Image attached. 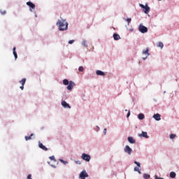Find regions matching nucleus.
I'll use <instances>...</instances> for the list:
<instances>
[{
  "label": "nucleus",
  "mask_w": 179,
  "mask_h": 179,
  "mask_svg": "<svg viewBox=\"0 0 179 179\" xmlns=\"http://www.w3.org/2000/svg\"><path fill=\"white\" fill-rule=\"evenodd\" d=\"M134 164H136L137 167L134 168V171H138L139 174H141V163L135 161Z\"/></svg>",
  "instance_id": "obj_3"
},
{
  "label": "nucleus",
  "mask_w": 179,
  "mask_h": 179,
  "mask_svg": "<svg viewBox=\"0 0 179 179\" xmlns=\"http://www.w3.org/2000/svg\"><path fill=\"white\" fill-rule=\"evenodd\" d=\"M0 13H1V15H6V10H0Z\"/></svg>",
  "instance_id": "obj_30"
},
{
  "label": "nucleus",
  "mask_w": 179,
  "mask_h": 179,
  "mask_svg": "<svg viewBox=\"0 0 179 179\" xmlns=\"http://www.w3.org/2000/svg\"><path fill=\"white\" fill-rule=\"evenodd\" d=\"M132 20L131 19V18H127V20H126V21L128 22V24H129L130 23H131V21Z\"/></svg>",
  "instance_id": "obj_31"
},
{
  "label": "nucleus",
  "mask_w": 179,
  "mask_h": 179,
  "mask_svg": "<svg viewBox=\"0 0 179 179\" xmlns=\"http://www.w3.org/2000/svg\"><path fill=\"white\" fill-rule=\"evenodd\" d=\"M176 176H177V174L176 173V172H171L170 173V177L171 178H176Z\"/></svg>",
  "instance_id": "obj_20"
},
{
  "label": "nucleus",
  "mask_w": 179,
  "mask_h": 179,
  "mask_svg": "<svg viewBox=\"0 0 179 179\" xmlns=\"http://www.w3.org/2000/svg\"><path fill=\"white\" fill-rule=\"evenodd\" d=\"M75 41V40H70L69 41V44H73V42Z\"/></svg>",
  "instance_id": "obj_32"
},
{
  "label": "nucleus",
  "mask_w": 179,
  "mask_h": 179,
  "mask_svg": "<svg viewBox=\"0 0 179 179\" xmlns=\"http://www.w3.org/2000/svg\"><path fill=\"white\" fill-rule=\"evenodd\" d=\"M128 142H129V143H136L135 139H134V137L129 136L128 137Z\"/></svg>",
  "instance_id": "obj_15"
},
{
  "label": "nucleus",
  "mask_w": 179,
  "mask_h": 179,
  "mask_svg": "<svg viewBox=\"0 0 179 179\" xmlns=\"http://www.w3.org/2000/svg\"><path fill=\"white\" fill-rule=\"evenodd\" d=\"M140 6H141V8H143V9H144V8H145V5H143V4H140Z\"/></svg>",
  "instance_id": "obj_35"
},
{
  "label": "nucleus",
  "mask_w": 179,
  "mask_h": 179,
  "mask_svg": "<svg viewBox=\"0 0 179 179\" xmlns=\"http://www.w3.org/2000/svg\"><path fill=\"white\" fill-rule=\"evenodd\" d=\"M113 38H114V40H120V38H121V37L120 36V35H118V34H114Z\"/></svg>",
  "instance_id": "obj_18"
},
{
  "label": "nucleus",
  "mask_w": 179,
  "mask_h": 179,
  "mask_svg": "<svg viewBox=\"0 0 179 179\" xmlns=\"http://www.w3.org/2000/svg\"><path fill=\"white\" fill-rule=\"evenodd\" d=\"M143 55H145V57L142 58L145 61V59H146V58H148L150 55V54H149V48H147L145 50L143 51Z\"/></svg>",
  "instance_id": "obj_5"
},
{
  "label": "nucleus",
  "mask_w": 179,
  "mask_h": 179,
  "mask_svg": "<svg viewBox=\"0 0 179 179\" xmlns=\"http://www.w3.org/2000/svg\"><path fill=\"white\" fill-rule=\"evenodd\" d=\"M13 53L15 57V59H17V53L16 52V48H13Z\"/></svg>",
  "instance_id": "obj_17"
},
{
  "label": "nucleus",
  "mask_w": 179,
  "mask_h": 179,
  "mask_svg": "<svg viewBox=\"0 0 179 179\" xmlns=\"http://www.w3.org/2000/svg\"><path fill=\"white\" fill-rule=\"evenodd\" d=\"M138 120H143L145 118V115H143V113H140L138 115Z\"/></svg>",
  "instance_id": "obj_19"
},
{
  "label": "nucleus",
  "mask_w": 179,
  "mask_h": 179,
  "mask_svg": "<svg viewBox=\"0 0 179 179\" xmlns=\"http://www.w3.org/2000/svg\"><path fill=\"white\" fill-rule=\"evenodd\" d=\"M84 70H85V69H83V66H80V67L78 68V71H79L80 72H83Z\"/></svg>",
  "instance_id": "obj_27"
},
{
  "label": "nucleus",
  "mask_w": 179,
  "mask_h": 179,
  "mask_svg": "<svg viewBox=\"0 0 179 179\" xmlns=\"http://www.w3.org/2000/svg\"><path fill=\"white\" fill-rule=\"evenodd\" d=\"M138 30L139 31H141V33H143V34L148 33V27L142 24L139 25Z\"/></svg>",
  "instance_id": "obj_2"
},
{
  "label": "nucleus",
  "mask_w": 179,
  "mask_h": 179,
  "mask_svg": "<svg viewBox=\"0 0 179 179\" xmlns=\"http://www.w3.org/2000/svg\"><path fill=\"white\" fill-rule=\"evenodd\" d=\"M57 25L59 26V30L60 31L68 30V22L65 20H59Z\"/></svg>",
  "instance_id": "obj_1"
},
{
  "label": "nucleus",
  "mask_w": 179,
  "mask_h": 179,
  "mask_svg": "<svg viewBox=\"0 0 179 179\" xmlns=\"http://www.w3.org/2000/svg\"><path fill=\"white\" fill-rule=\"evenodd\" d=\"M20 88L21 89V90H23V89H24V85L20 86Z\"/></svg>",
  "instance_id": "obj_36"
},
{
  "label": "nucleus",
  "mask_w": 179,
  "mask_h": 179,
  "mask_svg": "<svg viewBox=\"0 0 179 179\" xmlns=\"http://www.w3.org/2000/svg\"><path fill=\"white\" fill-rule=\"evenodd\" d=\"M143 178H144V179L150 178V175L147 174V173H145V174L143 175Z\"/></svg>",
  "instance_id": "obj_25"
},
{
  "label": "nucleus",
  "mask_w": 179,
  "mask_h": 179,
  "mask_svg": "<svg viewBox=\"0 0 179 179\" xmlns=\"http://www.w3.org/2000/svg\"><path fill=\"white\" fill-rule=\"evenodd\" d=\"M27 5L29 6V8H31V9H34L36 8V5L31 3V1L27 2Z\"/></svg>",
  "instance_id": "obj_12"
},
{
  "label": "nucleus",
  "mask_w": 179,
  "mask_h": 179,
  "mask_svg": "<svg viewBox=\"0 0 179 179\" xmlns=\"http://www.w3.org/2000/svg\"><path fill=\"white\" fill-rule=\"evenodd\" d=\"M50 159L51 160H54V162H55V157H54V156L50 157Z\"/></svg>",
  "instance_id": "obj_33"
},
{
  "label": "nucleus",
  "mask_w": 179,
  "mask_h": 179,
  "mask_svg": "<svg viewBox=\"0 0 179 179\" xmlns=\"http://www.w3.org/2000/svg\"><path fill=\"white\" fill-rule=\"evenodd\" d=\"M143 9H144V13H146V14L149 13V12L150 11V8L148 6H145Z\"/></svg>",
  "instance_id": "obj_16"
},
{
  "label": "nucleus",
  "mask_w": 179,
  "mask_h": 179,
  "mask_svg": "<svg viewBox=\"0 0 179 179\" xmlns=\"http://www.w3.org/2000/svg\"><path fill=\"white\" fill-rule=\"evenodd\" d=\"M20 83L22 85L24 86L26 84V78H22V80L20 81Z\"/></svg>",
  "instance_id": "obj_21"
},
{
  "label": "nucleus",
  "mask_w": 179,
  "mask_h": 179,
  "mask_svg": "<svg viewBox=\"0 0 179 179\" xmlns=\"http://www.w3.org/2000/svg\"><path fill=\"white\" fill-rule=\"evenodd\" d=\"M33 135H34V134H31L30 136H25V141H30V139H31V136H33Z\"/></svg>",
  "instance_id": "obj_22"
},
{
  "label": "nucleus",
  "mask_w": 179,
  "mask_h": 179,
  "mask_svg": "<svg viewBox=\"0 0 179 179\" xmlns=\"http://www.w3.org/2000/svg\"><path fill=\"white\" fill-rule=\"evenodd\" d=\"M38 146L40 148V149H42L43 150H45V152H47V150H48V148H47V147L44 146V145H43L41 143V142H38Z\"/></svg>",
  "instance_id": "obj_10"
},
{
  "label": "nucleus",
  "mask_w": 179,
  "mask_h": 179,
  "mask_svg": "<svg viewBox=\"0 0 179 179\" xmlns=\"http://www.w3.org/2000/svg\"><path fill=\"white\" fill-rule=\"evenodd\" d=\"M153 118H155L156 121H160V120H162V118L160 117V114L159 113L155 114L153 115Z\"/></svg>",
  "instance_id": "obj_13"
},
{
  "label": "nucleus",
  "mask_w": 179,
  "mask_h": 179,
  "mask_svg": "<svg viewBox=\"0 0 179 179\" xmlns=\"http://www.w3.org/2000/svg\"><path fill=\"white\" fill-rule=\"evenodd\" d=\"M85 177H89V174L87 173L86 171H83L80 173V178L81 179H85Z\"/></svg>",
  "instance_id": "obj_7"
},
{
  "label": "nucleus",
  "mask_w": 179,
  "mask_h": 179,
  "mask_svg": "<svg viewBox=\"0 0 179 179\" xmlns=\"http://www.w3.org/2000/svg\"><path fill=\"white\" fill-rule=\"evenodd\" d=\"M124 152L125 153H127V155H131L132 153V149L129 145H126L124 148Z\"/></svg>",
  "instance_id": "obj_6"
},
{
  "label": "nucleus",
  "mask_w": 179,
  "mask_h": 179,
  "mask_svg": "<svg viewBox=\"0 0 179 179\" xmlns=\"http://www.w3.org/2000/svg\"><path fill=\"white\" fill-rule=\"evenodd\" d=\"M157 47H159V48H163V47H164V45L163 44V43L159 42Z\"/></svg>",
  "instance_id": "obj_23"
},
{
  "label": "nucleus",
  "mask_w": 179,
  "mask_h": 179,
  "mask_svg": "<svg viewBox=\"0 0 179 179\" xmlns=\"http://www.w3.org/2000/svg\"><path fill=\"white\" fill-rule=\"evenodd\" d=\"M82 45H83L84 47L87 48V42L86 41H83L82 43Z\"/></svg>",
  "instance_id": "obj_26"
},
{
  "label": "nucleus",
  "mask_w": 179,
  "mask_h": 179,
  "mask_svg": "<svg viewBox=\"0 0 179 179\" xmlns=\"http://www.w3.org/2000/svg\"><path fill=\"white\" fill-rule=\"evenodd\" d=\"M62 106L64 107V108H71V106H69L68 103H66V101H63L62 102Z\"/></svg>",
  "instance_id": "obj_11"
},
{
  "label": "nucleus",
  "mask_w": 179,
  "mask_h": 179,
  "mask_svg": "<svg viewBox=\"0 0 179 179\" xmlns=\"http://www.w3.org/2000/svg\"><path fill=\"white\" fill-rule=\"evenodd\" d=\"M103 134H104V135H106V134H107V129H104Z\"/></svg>",
  "instance_id": "obj_34"
},
{
  "label": "nucleus",
  "mask_w": 179,
  "mask_h": 179,
  "mask_svg": "<svg viewBox=\"0 0 179 179\" xmlns=\"http://www.w3.org/2000/svg\"><path fill=\"white\" fill-rule=\"evenodd\" d=\"M138 136H139V138H149V136H148V132L146 131H142V134H138Z\"/></svg>",
  "instance_id": "obj_8"
},
{
  "label": "nucleus",
  "mask_w": 179,
  "mask_h": 179,
  "mask_svg": "<svg viewBox=\"0 0 179 179\" xmlns=\"http://www.w3.org/2000/svg\"><path fill=\"white\" fill-rule=\"evenodd\" d=\"M129 115H131V111L128 112L127 115V118H128V117H129Z\"/></svg>",
  "instance_id": "obj_37"
},
{
  "label": "nucleus",
  "mask_w": 179,
  "mask_h": 179,
  "mask_svg": "<svg viewBox=\"0 0 179 179\" xmlns=\"http://www.w3.org/2000/svg\"><path fill=\"white\" fill-rule=\"evenodd\" d=\"M175 137H176V134H171L170 135V138H171V139H174Z\"/></svg>",
  "instance_id": "obj_28"
},
{
  "label": "nucleus",
  "mask_w": 179,
  "mask_h": 179,
  "mask_svg": "<svg viewBox=\"0 0 179 179\" xmlns=\"http://www.w3.org/2000/svg\"><path fill=\"white\" fill-rule=\"evenodd\" d=\"M69 81L68 80L64 79L63 80V85H65V86H67V85H69Z\"/></svg>",
  "instance_id": "obj_24"
},
{
  "label": "nucleus",
  "mask_w": 179,
  "mask_h": 179,
  "mask_svg": "<svg viewBox=\"0 0 179 179\" xmlns=\"http://www.w3.org/2000/svg\"><path fill=\"white\" fill-rule=\"evenodd\" d=\"M74 86H75V83H73V81H70L69 83V85L67 86V90H72Z\"/></svg>",
  "instance_id": "obj_9"
},
{
  "label": "nucleus",
  "mask_w": 179,
  "mask_h": 179,
  "mask_svg": "<svg viewBox=\"0 0 179 179\" xmlns=\"http://www.w3.org/2000/svg\"><path fill=\"white\" fill-rule=\"evenodd\" d=\"M61 163H63V164H68V162L64 161V159H60Z\"/></svg>",
  "instance_id": "obj_29"
},
{
  "label": "nucleus",
  "mask_w": 179,
  "mask_h": 179,
  "mask_svg": "<svg viewBox=\"0 0 179 179\" xmlns=\"http://www.w3.org/2000/svg\"><path fill=\"white\" fill-rule=\"evenodd\" d=\"M81 157L83 160H85V162H90V159H91L90 155L87 154L83 153Z\"/></svg>",
  "instance_id": "obj_4"
},
{
  "label": "nucleus",
  "mask_w": 179,
  "mask_h": 179,
  "mask_svg": "<svg viewBox=\"0 0 179 179\" xmlns=\"http://www.w3.org/2000/svg\"><path fill=\"white\" fill-rule=\"evenodd\" d=\"M159 1H162V0H159Z\"/></svg>",
  "instance_id": "obj_38"
},
{
  "label": "nucleus",
  "mask_w": 179,
  "mask_h": 179,
  "mask_svg": "<svg viewBox=\"0 0 179 179\" xmlns=\"http://www.w3.org/2000/svg\"><path fill=\"white\" fill-rule=\"evenodd\" d=\"M96 73L98 76H106V73H104V72L100 71V70H97L96 71Z\"/></svg>",
  "instance_id": "obj_14"
}]
</instances>
